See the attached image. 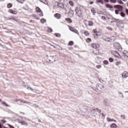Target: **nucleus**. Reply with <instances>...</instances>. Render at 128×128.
Here are the masks:
<instances>
[{
	"label": "nucleus",
	"mask_w": 128,
	"mask_h": 128,
	"mask_svg": "<svg viewBox=\"0 0 128 128\" xmlns=\"http://www.w3.org/2000/svg\"><path fill=\"white\" fill-rule=\"evenodd\" d=\"M113 122H116V120H113Z\"/></svg>",
	"instance_id": "obj_59"
},
{
	"label": "nucleus",
	"mask_w": 128,
	"mask_h": 128,
	"mask_svg": "<svg viewBox=\"0 0 128 128\" xmlns=\"http://www.w3.org/2000/svg\"><path fill=\"white\" fill-rule=\"evenodd\" d=\"M106 2H110V0H104Z\"/></svg>",
	"instance_id": "obj_54"
},
{
	"label": "nucleus",
	"mask_w": 128,
	"mask_h": 128,
	"mask_svg": "<svg viewBox=\"0 0 128 128\" xmlns=\"http://www.w3.org/2000/svg\"><path fill=\"white\" fill-rule=\"evenodd\" d=\"M94 23L92 22V21H88V26H93Z\"/></svg>",
	"instance_id": "obj_19"
},
{
	"label": "nucleus",
	"mask_w": 128,
	"mask_h": 128,
	"mask_svg": "<svg viewBox=\"0 0 128 128\" xmlns=\"http://www.w3.org/2000/svg\"><path fill=\"white\" fill-rule=\"evenodd\" d=\"M106 6L107 8H114L112 6V5L110 4H106Z\"/></svg>",
	"instance_id": "obj_17"
},
{
	"label": "nucleus",
	"mask_w": 128,
	"mask_h": 128,
	"mask_svg": "<svg viewBox=\"0 0 128 128\" xmlns=\"http://www.w3.org/2000/svg\"><path fill=\"white\" fill-rule=\"evenodd\" d=\"M36 10L38 12H42V10H40V8L38 7L36 8Z\"/></svg>",
	"instance_id": "obj_24"
},
{
	"label": "nucleus",
	"mask_w": 128,
	"mask_h": 128,
	"mask_svg": "<svg viewBox=\"0 0 128 128\" xmlns=\"http://www.w3.org/2000/svg\"><path fill=\"white\" fill-rule=\"evenodd\" d=\"M10 12H11V14H14V12H16V11L14 10H10Z\"/></svg>",
	"instance_id": "obj_45"
},
{
	"label": "nucleus",
	"mask_w": 128,
	"mask_h": 128,
	"mask_svg": "<svg viewBox=\"0 0 128 128\" xmlns=\"http://www.w3.org/2000/svg\"><path fill=\"white\" fill-rule=\"evenodd\" d=\"M96 112H101L102 111L100 110H99L98 108H94L91 110V112H92V114H96Z\"/></svg>",
	"instance_id": "obj_6"
},
{
	"label": "nucleus",
	"mask_w": 128,
	"mask_h": 128,
	"mask_svg": "<svg viewBox=\"0 0 128 128\" xmlns=\"http://www.w3.org/2000/svg\"><path fill=\"white\" fill-rule=\"evenodd\" d=\"M110 127L112 128H118V126L116 125V124H112L110 125Z\"/></svg>",
	"instance_id": "obj_16"
},
{
	"label": "nucleus",
	"mask_w": 128,
	"mask_h": 128,
	"mask_svg": "<svg viewBox=\"0 0 128 128\" xmlns=\"http://www.w3.org/2000/svg\"><path fill=\"white\" fill-rule=\"evenodd\" d=\"M93 52L94 54H96V56H98V54H100V52H98V50H95L93 51Z\"/></svg>",
	"instance_id": "obj_14"
},
{
	"label": "nucleus",
	"mask_w": 128,
	"mask_h": 128,
	"mask_svg": "<svg viewBox=\"0 0 128 128\" xmlns=\"http://www.w3.org/2000/svg\"><path fill=\"white\" fill-rule=\"evenodd\" d=\"M109 61L110 62H114V58H109Z\"/></svg>",
	"instance_id": "obj_38"
},
{
	"label": "nucleus",
	"mask_w": 128,
	"mask_h": 128,
	"mask_svg": "<svg viewBox=\"0 0 128 128\" xmlns=\"http://www.w3.org/2000/svg\"><path fill=\"white\" fill-rule=\"evenodd\" d=\"M50 44V46H54V48H56V46H52V44Z\"/></svg>",
	"instance_id": "obj_58"
},
{
	"label": "nucleus",
	"mask_w": 128,
	"mask_h": 128,
	"mask_svg": "<svg viewBox=\"0 0 128 128\" xmlns=\"http://www.w3.org/2000/svg\"><path fill=\"white\" fill-rule=\"evenodd\" d=\"M54 16H55L56 18H60V14H56L54 15Z\"/></svg>",
	"instance_id": "obj_18"
},
{
	"label": "nucleus",
	"mask_w": 128,
	"mask_h": 128,
	"mask_svg": "<svg viewBox=\"0 0 128 128\" xmlns=\"http://www.w3.org/2000/svg\"><path fill=\"white\" fill-rule=\"evenodd\" d=\"M122 62L120 61H118L116 63V66H120Z\"/></svg>",
	"instance_id": "obj_31"
},
{
	"label": "nucleus",
	"mask_w": 128,
	"mask_h": 128,
	"mask_svg": "<svg viewBox=\"0 0 128 128\" xmlns=\"http://www.w3.org/2000/svg\"><path fill=\"white\" fill-rule=\"evenodd\" d=\"M56 36H57V38H60V34H54Z\"/></svg>",
	"instance_id": "obj_41"
},
{
	"label": "nucleus",
	"mask_w": 128,
	"mask_h": 128,
	"mask_svg": "<svg viewBox=\"0 0 128 128\" xmlns=\"http://www.w3.org/2000/svg\"><path fill=\"white\" fill-rule=\"evenodd\" d=\"M123 0V2H126V1H128V0Z\"/></svg>",
	"instance_id": "obj_62"
},
{
	"label": "nucleus",
	"mask_w": 128,
	"mask_h": 128,
	"mask_svg": "<svg viewBox=\"0 0 128 128\" xmlns=\"http://www.w3.org/2000/svg\"><path fill=\"white\" fill-rule=\"evenodd\" d=\"M84 34H85V36H88L90 34V33H88V32L87 30L84 31Z\"/></svg>",
	"instance_id": "obj_26"
},
{
	"label": "nucleus",
	"mask_w": 128,
	"mask_h": 128,
	"mask_svg": "<svg viewBox=\"0 0 128 128\" xmlns=\"http://www.w3.org/2000/svg\"><path fill=\"white\" fill-rule=\"evenodd\" d=\"M119 3L120 4H124V2H122V1H120Z\"/></svg>",
	"instance_id": "obj_51"
},
{
	"label": "nucleus",
	"mask_w": 128,
	"mask_h": 128,
	"mask_svg": "<svg viewBox=\"0 0 128 128\" xmlns=\"http://www.w3.org/2000/svg\"><path fill=\"white\" fill-rule=\"evenodd\" d=\"M19 124H21L22 126L26 124V122L24 121H22L21 122H20Z\"/></svg>",
	"instance_id": "obj_35"
},
{
	"label": "nucleus",
	"mask_w": 128,
	"mask_h": 128,
	"mask_svg": "<svg viewBox=\"0 0 128 128\" xmlns=\"http://www.w3.org/2000/svg\"><path fill=\"white\" fill-rule=\"evenodd\" d=\"M104 64H108V60H104Z\"/></svg>",
	"instance_id": "obj_34"
},
{
	"label": "nucleus",
	"mask_w": 128,
	"mask_h": 128,
	"mask_svg": "<svg viewBox=\"0 0 128 128\" xmlns=\"http://www.w3.org/2000/svg\"><path fill=\"white\" fill-rule=\"evenodd\" d=\"M70 30H71L72 32H74L75 34H78V30H76V29H74V28H70Z\"/></svg>",
	"instance_id": "obj_11"
},
{
	"label": "nucleus",
	"mask_w": 128,
	"mask_h": 128,
	"mask_svg": "<svg viewBox=\"0 0 128 128\" xmlns=\"http://www.w3.org/2000/svg\"><path fill=\"white\" fill-rule=\"evenodd\" d=\"M48 32H52V29L50 28L48 30Z\"/></svg>",
	"instance_id": "obj_44"
},
{
	"label": "nucleus",
	"mask_w": 128,
	"mask_h": 128,
	"mask_svg": "<svg viewBox=\"0 0 128 128\" xmlns=\"http://www.w3.org/2000/svg\"><path fill=\"white\" fill-rule=\"evenodd\" d=\"M102 116H104V114H102Z\"/></svg>",
	"instance_id": "obj_64"
},
{
	"label": "nucleus",
	"mask_w": 128,
	"mask_h": 128,
	"mask_svg": "<svg viewBox=\"0 0 128 128\" xmlns=\"http://www.w3.org/2000/svg\"><path fill=\"white\" fill-rule=\"evenodd\" d=\"M76 12L79 18H82V11L80 10V7L76 8Z\"/></svg>",
	"instance_id": "obj_2"
},
{
	"label": "nucleus",
	"mask_w": 128,
	"mask_h": 128,
	"mask_svg": "<svg viewBox=\"0 0 128 128\" xmlns=\"http://www.w3.org/2000/svg\"><path fill=\"white\" fill-rule=\"evenodd\" d=\"M69 4H70V6H74V2H72V1H70V2H69Z\"/></svg>",
	"instance_id": "obj_27"
},
{
	"label": "nucleus",
	"mask_w": 128,
	"mask_h": 128,
	"mask_svg": "<svg viewBox=\"0 0 128 128\" xmlns=\"http://www.w3.org/2000/svg\"><path fill=\"white\" fill-rule=\"evenodd\" d=\"M91 12L93 14H94V15L96 14V10H94V8H92L91 10Z\"/></svg>",
	"instance_id": "obj_28"
},
{
	"label": "nucleus",
	"mask_w": 128,
	"mask_h": 128,
	"mask_svg": "<svg viewBox=\"0 0 128 128\" xmlns=\"http://www.w3.org/2000/svg\"><path fill=\"white\" fill-rule=\"evenodd\" d=\"M114 119H112L111 120V122H114Z\"/></svg>",
	"instance_id": "obj_61"
},
{
	"label": "nucleus",
	"mask_w": 128,
	"mask_h": 128,
	"mask_svg": "<svg viewBox=\"0 0 128 128\" xmlns=\"http://www.w3.org/2000/svg\"><path fill=\"white\" fill-rule=\"evenodd\" d=\"M114 8H117L118 10H115V13L116 14H118V12H122L123 8L121 5H115L114 6Z\"/></svg>",
	"instance_id": "obj_1"
},
{
	"label": "nucleus",
	"mask_w": 128,
	"mask_h": 128,
	"mask_svg": "<svg viewBox=\"0 0 128 128\" xmlns=\"http://www.w3.org/2000/svg\"><path fill=\"white\" fill-rule=\"evenodd\" d=\"M114 46L117 50H120L122 48V46H120V44L116 42L114 44Z\"/></svg>",
	"instance_id": "obj_5"
},
{
	"label": "nucleus",
	"mask_w": 128,
	"mask_h": 128,
	"mask_svg": "<svg viewBox=\"0 0 128 128\" xmlns=\"http://www.w3.org/2000/svg\"><path fill=\"white\" fill-rule=\"evenodd\" d=\"M120 117L122 118V120H126V117L124 115H121Z\"/></svg>",
	"instance_id": "obj_40"
},
{
	"label": "nucleus",
	"mask_w": 128,
	"mask_h": 128,
	"mask_svg": "<svg viewBox=\"0 0 128 128\" xmlns=\"http://www.w3.org/2000/svg\"><path fill=\"white\" fill-rule=\"evenodd\" d=\"M107 121L108 122H112V119L110 118H107Z\"/></svg>",
	"instance_id": "obj_47"
},
{
	"label": "nucleus",
	"mask_w": 128,
	"mask_h": 128,
	"mask_svg": "<svg viewBox=\"0 0 128 128\" xmlns=\"http://www.w3.org/2000/svg\"><path fill=\"white\" fill-rule=\"evenodd\" d=\"M126 12L127 14H128V9H126Z\"/></svg>",
	"instance_id": "obj_55"
},
{
	"label": "nucleus",
	"mask_w": 128,
	"mask_h": 128,
	"mask_svg": "<svg viewBox=\"0 0 128 128\" xmlns=\"http://www.w3.org/2000/svg\"><path fill=\"white\" fill-rule=\"evenodd\" d=\"M14 102H19V100H17V99H14L13 100Z\"/></svg>",
	"instance_id": "obj_53"
},
{
	"label": "nucleus",
	"mask_w": 128,
	"mask_h": 128,
	"mask_svg": "<svg viewBox=\"0 0 128 128\" xmlns=\"http://www.w3.org/2000/svg\"><path fill=\"white\" fill-rule=\"evenodd\" d=\"M66 22H72V20L70 18H66Z\"/></svg>",
	"instance_id": "obj_20"
},
{
	"label": "nucleus",
	"mask_w": 128,
	"mask_h": 128,
	"mask_svg": "<svg viewBox=\"0 0 128 128\" xmlns=\"http://www.w3.org/2000/svg\"><path fill=\"white\" fill-rule=\"evenodd\" d=\"M112 54L114 56H116V58H120V53L116 52V51H112Z\"/></svg>",
	"instance_id": "obj_4"
},
{
	"label": "nucleus",
	"mask_w": 128,
	"mask_h": 128,
	"mask_svg": "<svg viewBox=\"0 0 128 128\" xmlns=\"http://www.w3.org/2000/svg\"><path fill=\"white\" fill-rule=\"evenodd\" d=\"M40 2H42L43 4H46V0H39Z\"/></svg>",
	"instance_id": "obj_33"
},
{
	"label": "nucleus",
	"mask_w": 128,
	"mask_h": 128,
	"mask_svg": "<svg viewBox=\"0 0 128 128\" xmlns=\"http://www.w3.org/2000/svg\"><path fill=\"white\" fill-rule=\"evenodd\" d=\"M121 56L120 58H122L123 60H127L128 58V56H126V54H123L122 55V56Z\"/></svg>",
	"instance_id": "obj_13"
},
{
	"label": "nucleus",
	"mask_w": 128,
	"mask_h": 128,
	"mask_svg": "<svg viewBox=\"0 0 128 128\" xmlns=\"http://www.w3.org/2000/svg\"><path fill=\"white\" fill-rule=\"evenodd\" d=\"M8 126L10 128H14V126L10 125V124H8Z\"/></svg>",
	"instance_id": "obj_48"
},
{
	"label": "nucleus",
	"mask_w": 128,
	"mask_h": 128,
	"mask_svg": "<svg viewBox=\"0 0 128 128\" xmlns=\"http://www.w3.org/2000/svg\"><path fill=\"white\" fill-rule=\"evenodd\" d=\"M24 86V88H27V90H32V92L34 91V89H32V88L28 87V86H26V85H25Z\"/></svg>",
	"instance_id": "obj_15"
},
{
	"label": "nucleus",
	"mask_w": 128,
	"mask_h": 128,
	"mask_svg": "<svg viewBox=\"0 0 128 128\" xmlns=\"http://www.w3.org/2000/svg\"><path fill=\"white\" fill-rule=\"evenodd\" d=\"M49 60L50 62H56V59L54 56H50L49 57Z\"/></svg>",
	"instance_id": "obj_8"
},
{
	"label": "nucleus",
	"mask_w": 128,
	"mask_h": 128,
	"mask_svg": "<svg viewBox=\"0 0 128 128\" xmlns=\"http://www.w3.org/2000/svg\"><path fill=\"white\" fill-rule=\"evenodd\" d=\"M107 28H108V30H112V28L110 27H108Z\"/></svg>",
	"instance_id": "obj_50"
},
{
	"label": "nucleus",
	"mask_w": 128,
	"mask_h": 128,
	"mask_svg": "<svg viewBox=\"0 0 128 128\" xmlns=\"http://www.w3.org/2000/svg\"><path fill=\"white\" fill-rule=\"evenodd\" d=\"M120 16H122L124 18V16H126V14H124V12H121Z\"/></svg>",
	"instance_id": "obj_32"
},
{
	"label": "nucleus",
	"mask_w": 128,
	"mask_h": 128,
	"mask_svg": "<svg viewBox=\"0 0 128 128\" xmlns=\"http://www.w3.org/2000/svg\"><path fill=\"white\" fill-rule=\"evenodd\" d=\"M98 2L102 4H104V2H102V0H98Z\"/></svg>",
	"instance_id": "obj_42"
},
{
	"label": "nucleus",
	"mask_w": 128,
	"mask_h": 128,
	"mask_svg": "<svg viewBox=\"0 0 128 128\" xmlns=\"http://www.w3.org/2000/svg\"><path fill=\"white\" fill-rule=\"evenodd\" d=\"M92 48H100V44H92Z\"/></svg>",
	"instance_id": "obj_9"
},
{
	"label": "nucleus",
	"mask_w": 128,
	"mask_h": 128,
	"mask_svg": "<svg viewBox=\"0 0 128 128\" xmlns=\"http://www.w3.org/2000/svg\"><path fill=\"white\" fill-rule=\"evenodd\" d=\"M68 44L69 46H72V44H74V42L72 41H70L68 42Z\"/></svg>",
	"instance_id": "obj_39"
},
{
	"label": "nucleus",
	"mask_w": 128,
	"mask_h": 128,
	"mask_svg": "<svg viewBox=\"0 0 128 128\" xmlns=\"http://www.w3.org/2000/svg\"><path fill=\"white\" fill-rule=\"evenodd\" d=\"M46 22V20L45 19H41L40 20V22H42V24H44V22Z\"/></svg>",
	"instance_id": "obj_25"
},
{
	"label": "nucleus",
	"mask_w": 128,
	"mask_h": 128,
	"mask_svg": "<svg viewBox=\"0 0 128 128\" xmlns=\"http://www.w3.org/2000/svg\"><path fill=\"white\" fill-rule=\"evenodd\" d=\"M96 68H102V66H100V65H97L96 66Z\"/></svg>",
	"instance_id": "obj_43"
},
{
	"label": "nucleus",
	"mask_w": 128,
	"mask_h": 128,
	"mask_svg": "<svg viewBox=\"0 0 128 128\" xmlns=\"http://www.w3.org/2000/svg\"><path fill=\"white\" fill-rule=\"evenodd\" d=\"M0 128H2V124H0Z\"/></svg>",
	"instance_id": "obj_57"
},
{
	"label": "nucleus",
	"mask_w": 128,
	"mask_h": 128,
	"mask_svg": "<svg viewBox=\"0 0 128 128\" xmlns=\"http://www.w3.org/2000/svg\"><path fill=\"white\" fill-rule=\"evenodd\" d=\"M94 4V2H91L90 3V4Z\"/></svg>",
	"instance_id": "obj_60"
},
{
	"label": "nucleus",
	"mask_w": 128,
	"mask_h": 128,
	"mask_svg": "<svg viewBox=\"0 0 128 128\" xmlns=\"http://www.w3.org/2000/svg\"><path fill=\"white\" fill-rule=\"evenodd\" d=\"M94 35L95 38H98V32H94Z\"/></svg>",
	"instance_id": "obj_22"
},
{
	"label": "nucleus",
	"mask_w": 128,
	"mask_h": 128,
	"mask_svg": "<svg viewBox=\"0 0 128 128\" xmlns=\"http://www.w3.org/2000/svg\"><path fill=\"white\" fill-rule=\"evenodd\" d=\"M2 104H4V106L8 107L10 106V105L8 104L6 102H3Z\"/></svg>",
	"instance_id": "obj_36"
},
{
	"label": "nucleus",
	"mask_w": 128,
	"mask_h": 128,
	"mask_svg": "<svg viewBox=\"0 0 128 128\" xmlns=\"http://www.w3.org/2000/svg\"><path fill=\"white\" fill-rule=\"evenodd\" d=\"M2 124H6V120H1Z\"/></svg>",
	"instance_id": "obj_46"
},
{
	"label": "nucleus",
	"mask_w": 128,
	"mask_h": 128,
	"mask_svg": "<svg viewBox=\"0 0 128 128\" xmlns=\"http://www.w3.org/2000/svg\"><path fill=\"white\" fill-rule=\"evenodd\" d=\"M120 94H122V98H124V95L122 94V92H120Z\"/></svg>",
	"instance_id": "obj_56"
},
{
	"label": "nucleus",
	"mask_w": 128,
	"mask_h": 128,
	"mask_svg": "<svg viewBox=\"0 0 128 128\" xmlns=\"http://www.w3.org/2000/svg\"><path fill=\"white\" fill-rule=\"evenodd\" d=\"M122 78H128V72H124L122 74Z\"/></svg>",
	"instance_id": "obj_10"
},
{
	"label": "nucleus",
	"mask_w": 128,
	"mask_h": 128,
	"mask_svg": "<svg viewBox=\"0 0 128 128\" xmlns=\"http://www.w3.org/2000/svg\"><path fill=\"white\" fill-rule=\"evenodd\" d=\"M8 8H12V4L10 3L8 4Z\"/></svg>",
	"instance_id": "obj_29"
},
{
	"label": "nucleus",
	"mask_w": 128,
	"mask_h": 128,
	"mask_svg": "<svg viewBox=\"0 0 128 128\" xmlns=\"http://www.w3.org/2000/svg\"><path fill=\"white\" fill-rule=\"evenodd\" d=\"M97 90H102L104 87L102 84H97L96 86Z\"/></svg>",
	"instance_id": "obj_7"
},
{
	"label": "nucleus",
	"mask_w": 128,
	"mask_h": 128,
	"mask_svg": "<svg viewBox=\"0 0 128 128\" xmlns=\"http://www.w3.org/2000/svg\"><path fill=\"white\" fill-rule=\"evenodd\" d=\"M19 102H20L21 104L22 102H24V104H28V102H26V101H24L22 100H19Z\"/></svg>",
	"instance_id": "obj_30"
},
{
	"label": "nucleus",
	"mask_w": 128,
	"mask_h": 128,
	"mask_svg": "<svg viewBox=\"0 0 128 128\" xmlns=\"http://www.w3.org/2000/svg\"><path fill=\"white\" fill-rule=\"evenodd\" d=\"M110 2H112V4H116V0H110Z\"/></svg>",
	"instance_id": "obj_37"
},
{
	"label": "nucleus",
	"mask_w": 128,
	"mask_h": 128,
	"mask_svg": "<svg viewBox=\"0 0 128 128\" xmlns=\"http://www.w3.org/2000/svg\"><path fill=\"white\" fill-rule=\"evenodd\" d=\"M88 40H92V39H90V38H88Z\"/></svg>",
	"instance_id": "obj_63"
},
{
	"label": "nucleus",
	"mask_w": 128,
	"mask_h": 128,
	"mask_svg": "<svg viewBox=\"0 0 128 128\" xmlns=\"http://www.w3.org/2000/svg\"><path fill=\"white\" fill-rule=\"evenodd\" d=\"M102 19L103 20H106V17L104 16H103L102 17Z\"/></svg>",
	"instance_id": "obj_49"
},
{
	"label": "nucleus",
	"mask_w": 128,
	"mask_h": 128,
	"mask_svg": "<svg viewBox=\"0 0 128 128\" xmlns=\"http://www.w3.org/2000/svg\"><path fill=\"white\" fill-rule=\"evenodd\" d=\"M58 8H64V5L62 3H58Z\"/></svg>",
	"instance_id": "obj_12"
},
{
	"label": "nucleus",
	"mask_w": 128,
	"mask_h": 128,
	"mask_svg": "<svg viewBox=\"0 0 128 128\" xmlns=\"http://www.w3.org/2000/svg\"><path fill=\"white\" fill-rule=\"evenodd\" d=\"M102 40H105V42H110V40H112V42H114V40H116V38H114L112 40V39L108 37V36H103L102 37Z\"/></svg>",
	"instance_id": "obj_3"
},
{
	"label": "nucleus",
	"mask_w": 128,
	"mask_h": 128,
	"mask_svg": "<svg viewBox=\"0 0 128 128\" xmlns=\"http://www.w3.org/2000/svg\"><path fill=\"white\" fill-rule=\"evenodd\" d=\"M16 2H19L20 4H24V0H16Z\"/></svg>",
	"instance_id": "obj_21"
},
{
	"label": "nucleus",
	"mask_w": 128,
	"mask_h": 128,
	"mask_svg": "<svg viewBox=\"0 0 128 128\" xmlns=\"http://www.w3.org/2000/svg\"><path fill=\"white\" fill-rule=\"evenodd\" d=\"M34 92H36V94H40V92L39 90H36L34 88Z\"/></svg>",
	"instance_id": "obj_23"
},
{
	"label": "nucleus",
	"mask_w": 128,
	"mask_h": 128,
	"mask_svg": "<svg viewBox=\"0 0 128 128\" xmlns=\"http://www.w3.org/2000/svg\"><path fill=\"white\" fill-rule=\"evenodd\" d=\"M10 20H16V18H14V17H12L10 18Z\"/></svg>",
	"instance_id": "obj_52"
}]
</instances>
